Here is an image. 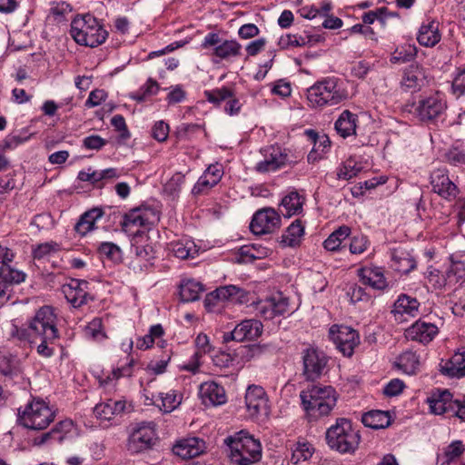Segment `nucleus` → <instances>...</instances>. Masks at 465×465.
<instances>
[{"instance_id": "f257e3e1", "label": "nucleus", "mask_w": 465, "mask_h": 465, "mask_svg": "<svg viewBox=\"0 0 465 465\" xmlns=\"http://www.w3.org/2000/svg\"><path fill=\"white\" fill-rule=\"evenodd\" d=\"M300 398L309 421L328 416L337 402V393L331 386H309L301 391Z\"/></svg>"}, {"instance_id": "f03ea898", "label": "nucleus", "mask_w": 465, "mask_h": 465, "mask_svg": "<svg viewBox=\"0 0 465 465\" xmlns=\"http://www.w3.org/2000/svg\"><path fill=\"white\" fill-rule=\"evenodd\" d=\"M348 92L336 77H326L307 90V100L312 108L334 106L348 99Z\"/></svg>"}, {"instance_id": "7ed1b4c3", "label": "nucleus", "mask_w": 465, "mask_h": 465, "mask_svg": "<svg viewBox=\"0 0 465 465\" xmlns=\"http://www.w3.org/2000/svg\"><path fill=\"white\" fill-rule=\"evenodd\" d=\"M224 442L230 448V459L237 465H252L262 458V446L259 440L242 430L229 436Z\"/></svg>"}, {"instance_id": "20e7f679", "label": "nucleus", "mask_w": 465, "mask_h": 465, "mask_svg": "<svg viewBox=\"0 0 465 465\" xmlns=\"http://www.w3.org/2000/svg\"><path fill=\"white\" fill-rule=\"evenodd\" d=\"M328 446L341 454H352L358 449L361 436L351 420L339 418L326 431Z\"/></svg>"}, {"instance_id": "39448f33", "label": "nucleus", "mask_w": 465, "mask_h": 465, "mask_svg": "<svg viewBox=\"0 0 465 465\" xmlns=\"http://www.w3.org/2000/svg\"><path fill=\"white\" fill-rule=\"evenodd\" d=\"M71 36L82 45L96 47L107 38L108 33L92 15H77L71 23Z\"/></svg>"}, {"instance_id": "423d86ee", "label": "nucleus", "mask_w": 465, "mask_h": 465, "mask_svg": "<svg viewBox=\"0 0 465 465\" xmlns=\"http://www.w3.org/2000/svg\"><path fill=\"white\" fill-rule=\"evenodd\" d=\"M54 419V412L41 400L33 401L18 412L21 424L31 430H44Z\"/></svg>"}, {"instance_id": "0eeeda50", "label": "nucleus", "mask_w": 465, "mask_h": 465, "mask_svg": "<svg viewBox=\"0 0 465 465\" xmlns=\"http://www.w3.org/2000/svg\"><path fill=\"white\" fill-rule=\"evenodd\" d=\"M29 328L34 340L45 339L54 341L59 337L56 328V316L52 307L40 308L34 318L29 322Z\"/></svg>"}, {"instance_id": "6e6552de", "label": "nucleus", "mask_w": 465, "mask_h": 465, "mask_svg": "<svg viewBox=\"0 0 465 465\" xmlns=\"http://www.w3.org/2000/svg\"><path fill=\"white\" fill-rule=\"evenodd\" d=\"M155 424L143 421L132 430L127 440V450L131 453H140L152 449L157 441Z\"/></svg>"}, {"instance_id": "1a4fd4ad", "label": "nucleus", "mask_w": 465, "mask_h": 465, "mask_svg": "<svg viewBox=\"0 0 465 465\" xmlns=\"http://www.w3.org/2000/svg\"><path fill=\"white\" fill-rule=\"evenodd\" d=\"M247 295L243 289L236 285L221 286L206 295L204 306L208 312H214L218 310L219 302L245 303L248 302Z\"/></svg>"}, {"instance_id": "9d476101", "label": "nucleus", "mask_w": 465, "mask_h": 465, "mask_svg": "<svg viewBox=\"0 0 465 465\" xmlns=\"http://www.w3.org/2000/svg\"><path fill=\"white\" fill-rule=\"evenodd\" d=\"M329 337L336 348L347 357L353 354L354 349L360 343L358 332L345 325H332L329 330Z\"/></svg>"}, {"instance_id": "9b49d317", "label": "nucleus", "mask_w": 465, "mask_h": 465, "mask_svg": "<svg viewBox=\"0 0 465 465\" xmlns=\"http://www.w3.org/2000/svg\"><path fill=\"white\" fill-rule=\"evenodd\" d=\"M447 108L444 95L435 93L420 99L415 108L419 119L423 122H431L440 117Z\"/></svg>"}, {"instance_id": "f8f14e48", "label": "nucleus", "mask_w": 465, "mask_h": 465, "mask_svg": "<svg viewBox=\"0 0 465 465\" xmlns=\"http://www.w3.org/2000/svg\"><path fill=\"white\" fill-rule=\"evenodd\" d=\"M262 331L263 325L260 321L256 319L243 320L231 331L223 332V342L254 341L262 335Z\"/></svg>"}, {"instance_id": "ddd939ff", "label": "nucleus", "mask_w": 465, "mask_h": 465, "mask_svg": "<svg viewBox=\"0 0 465 465\" xmlns=\"http://www.w3.org/2000/svg\"><path fill=\"white\" fill-rule=\"evenodd\" d=\"M281 225L279 213L272 207H265L254 213L250 229L256 235L274 232Z\"/></svg>"}, {"instance_id": "4468645a", "label": "nucleus", "mask_w": 465, "mask_h": 465, "mask_svg": "<svg viewBox=\"0 0 465 465\" xmlns=\"http://www.w3.org/2000/svg\"><path fill=\"white\" fill-rule=\"evenodd\" d=\"M294 163L290 158L289 152L279 146H270L264 150V159L256 164L259 173L275 172Z\"/></svg>"}, {"instance_id": "2eb2a0df", "label": "nucleus", "mask_w": 465, "mask_h": 465, "mask_svg": "<svg viewBox=\"0 0 465 465\" xmlns=\"http://www.w3.org/2000/svg\"><path fill=\"white\" fill-rule=\"evenodd\" d=\"M303 375L308 381H315L325 371L328 359L316 349L309 348L302 352Z\"/></svg>"}, {"instance_id": "dca6fc26", "label": "nucleus", "mask_w": 465, "mask_h": 465, "mask_svg": "<svg viewBox=\"0 0 465 465\" xmlns=\"http://www.w3.org/2000/svg\"><path fill=\"white\" fill-rule=\"evenodd\" d=\"M432 191L446 200L455 199L460 190L449 176V171L445 167L434 169L430 176Z\"/></svg>"}, {"instance_id": "f3484780", "label": "nucleus", "mask_w": 465, "mask_h": 465, "mask_svg": "<svg viewBox=\"0 0 465 465\" xmlns=\"http://www.w3.org/2000/svg\"><path fill=\"white\" fill-rule=\"evenodd\" d=\"M245 404L251 417L269 414L268 397L261 386L251 385L245 393Z\"/></svg>"}, {"instance_id": "a211bd4d", "label": "nucleus", "mask_w": 465, "mask_h": 465, "mask_svg": "<svg viewBox=\"0 0 465 465\" xmlns=\"http://www.w3.org/2000/svg\"><path fill=\"white\" fill-rule=\"evenodd\" d=\"M257 313L265 320L273 319L275 316L282 315L289 311V300L277 292L256 304Z\"/></svg>"}, {"instance_id": "6ab92c4d", "label": "nucleus", "mask_w": 465, "mask_h": 465, "mask_svg": "<svg viewBox=\"0 0 465 465\" xmlns=\"http://www.w3.org/2000/svg\"><path fill=\"white\" fill-rule=\"evenodd\" d=\"M438 332L439 328L434 323L418 320L406 329L405 336L409 340L416 341L422 344H428L435 338Z\"/></svg>"}, {"instance_id": "aec40b11", "label": "nucleus", "mask_w": 465, "mask_h": 465, "mask_svg": "<svg viewBox=\"0 0 465 465\" xmlns=\"http://www.w3.org/2000/svg\"><path fill=\"white\" fill-rule=\"evenodd\" d=\"M159 221V216L149 211L140 209L132 210L124 214L121 222L122 230L125 232H130L132 227H145Z\"/></svg>"}, {"instance_id": "412c9836", "label": "nucleus", "mask_w": 465, "mask_h": 465, "mask_svg": "<svg viewBox=\"0 0 465 465\" xmlns=\"http://www.w3.org/2000/svg\"><path fill=\"white\" fill-rule=\"evenodd\" d=\"M88 284L85 280L72 279L62 291L67 302L76 308L86 303Z\"/></svg>"}, {"instance_id": "4be33fe9", "label": "nucleus", "mask_w": 465, "mask_h": 465, "mask_svg": "<svg viewBox=\"0 0 465 465\" xmlns=\"http://www.w3.org/2000/svg\"><path fill=\"white\" fill-rule=\"evenodd\" d=\"M223 174V166L220 163L211 164L200 176L194 184L192 192L193 194H202L215 186L222 179Z\"/></svg>"}, {"instance_id": "5701e85b", "label": "nucleus", "mask_w": 465, "mask_h": 465, "mask_svg": "<svg viewBox=\"0 0 465 465\" xmlns=\"http://www.w3.org/2000/svg\"><path fill=\"white\" fill-rule=\"evenodd\" d=\"M205 441L198 437H191L179 440L173 448L175 455L183 460L193 459L204 452Z\"/></svg>"}, {"instance_id": "b1692460", "label": "nucleus", "mask_w": 465, "mask_h": 465, "mask_svg": "<svg viewBox=\"0 0 465 465\" xmlns=\"http://www.w3.org/2000/svg\"><path fill=\"white\" fill-rule=\"evenodd\" d=\"M425 73L418 64H411L402 73L401 87L409 92L420 90L425 84Z\"/></svg>"}, {"instance_id": "393cba45", "label": "nucleus", "mask_w": 465, "mask_h": 465, "mask_svg": "<svg viewBox=\"0 0 465 465\" xmlns=\"http://www.w3.org/2000/svg\"><path fill=\"white\" fill-rule=\"evenodd\" d=\"M440 371L450 378L465 377V346L458 349L450 359L442 361Z\"/></svg>"}, {"instance_id": "a878e982", "label": "nucleus", "mask_w": 465, "mask_h": 465, "mask_svg": "<svg viewBox=\"0 0 465 465\" xmlns=\"http://www.w3.org/2000/svg\"><path fill=\"white\" fill-rule=\"evenodd\" d=\"M199 394L202 401L206 406H218L227 401L223 387L214 381H206L201 384Z\"/></svg>"}, {"instance_id": "bb28decb", "label": "nucleus", "mask_w": 465, "mask_h": 465, "mask_svg": "<svg viewBox=\"0 0 465 465\" xmlns=\"http://www.w3.org/2000/svg\"><path fill=\"white\" fill-rule=\"evenodd\" d=\"M126 401L124 400L114 401L112 399L100 402L94 408L95 417L100 420L110 421L115 417L125 412Z\"/></svg>"}, {"instance_id": "cd10ccee", "label": "nucleus", "mask_w": 465, "mask_h": 465, "mask_svg": "<svg viewBox=\"0 0 465 465\" xmlns=\"http://www.w3.org/2000/svg\"><path fill=\"white\" fill-rule=\"evenodd\" d=\"M391 267L402 274H407L416 267L413 256L404 248L398 247L391 251Z\"/></svg>"}, {"instance_id": "c85d7f7f", "label": "nucleus", "mask_w": 465, "mask_h": 465, "mask_svg": "<svg viewBox=\"0 0 465 465\" xmlns=\"http://www.w3.org/2000/svg\"><path fill=\"white\" fill-rule=\"evenodd\" d=\"M439 23L433 19H427L419 29L417 40L420 45L432 47L440 41Z\"/></svg>"}, {"instance_id": "c756f323", "label": "nucleus", "mask_w": 465, "mask_h": 465, "mask_svg": "<svg viewBox=\"0 0 465 465\" xmlns=\"http://www.w3.org/2000/svg\"><path fill=\"white\" fill-rule=\"evenodd\" d=\"M361 282L376 290H383L387 287L386 278L381 267H364L358 271Z\"/></svg>"}, {"instance_id": "7c9ffc66", "label": "nucleus", "mask_w": 465, "mask_h": 465, "mask_svg": "<svg viewBox=\"0 0 465 465\" xmlns=\"http://www.w3.org/2000/svg\"><path fill=\"white\" fill-rule=\"evenodd\" d=\"M25 273L13 267H0V298L5 297L12 284H19L25 280Z\"/></svg>"}, {"instance_id": "2f4dec72", "label": "nucleus", "mask_w": 465, "mask_h": 465, "mask_svg": "<svg viewBox=\"0 0 465 465\" xmlns=\"http://www.w3.org/2000/svg\"><path fill=\"white\" fill-rule=\"evenodd\" d=\"M304 198L296 191L285 195L281 202V213L285 217H291L302 213Z\"/></svg>"}, {"instance_id": "473e14b6", "label": "nucleus", "mask_w": 465, "mask_h": 465, "mask_svg": "<svg viewBox=\"0 0 465 465\" xmlns=\"http://www.w3.org/2000/svg\"><path fill=\"white\" fill-rule=\"evenodd\" d=\"M357 118L355 114L343 111L335 122V130L343 138L355 134Z\"/></svg>"}, {"instance_id": "72a5a7b5", "label": "nucleus", "mask_w": 465, "mask_h": 465, "mask_svg": "<svg viewBox=\"0 0 465 465\" xmlns=\"http://www.w3.org/2000/svg\"><path fill=\"white\" fill-rule=\"evenodd\" d=\"M419 306L420 303L416 298H412L406 294H401L395 302L392 312L395 316H403L406 314L413 317L417 314Z\"/></svg>"}, {"instance_id": "f704fd0d", "label": "nucleus", "mask_w": 465, "mask_h": 465, "mask_svg": "<svg viewBox=\"0 0 465 465\" xmlns=\"http://www.w3.org/2000/svg\"><path fill=\"white\" fill-rule=\"evenodd\" d=\"M203 286L200 282L193 279L183 280L180 284V297L183 302H192L200 298Z\"/></svg>"}, {"instance_id": "c9c22d12", "label": "nucleus", "mask_w": 465, "mask_h": 465, "mask_svg": "<svg viewBox=\"0 0 465 465\" xmlns=\"http://www.w3.org/2000/svg\"><path fill=\"white\" fill-rule=\"evenodd\" d=\"M170 250L175 257L182 260L194 258L199 252L194 242L190 239H183L172 242L170 244Z\"/></svg>"}, {"instance_id": "e433bc0d", "label": "nucleus", "mask_w": 465, "mask_h": 465, "mask_svg": "<svg viewBox=\"0 0 465 465\" xmlns=\"http://www.w3.org/2000/svg\"><path fill=\"white\" fill-rule=\"evenodd\" d=\"M304 234V226L300 220H295L282 236V242L289 247L298 246Z\"/></svg>"}, {"instance_id": "4c0bfd02", "label": "nucleus", "mask_w": 465, "mask_h": 465, "mask_svg": "<svg viewBox=\"0 0 465 465\" xmlns=\"http://www.w3.org/2000/svg\"><path fill=\"white\" fill-rule=\"evenodd\" d=\"M361 421L366 427L383 429L391 424V416L387 411H371L362 416Z\"/></svg>"}, {"instance_id": "58836bf2", "label": "nucleus", "mask_w": 465, "mask_h": 465, "mask_svg": "<svg viewBox=\"0 0 465 465\" xmlns=\"http://www.w3.org/2000/svg\"><path fill=\"white\" fill-rule=\"evenodd\" d=\"M71 421H60L50 431L42 434L39 438H36L35 443L41 445L51 440L61 442L64 440V435L71 430Z\"/></svg>"}, {"instance_id": "ea45409f", "label": "nucleus", "mask_w": 465, "mask_h": 465, "mask_svg": "<svg viewBox=\"0 0 465 465\" xmlns=\"http://www.w3.org/2000/svg\"><path fill=\"white\" fill-rule=\"evenodd\" d=\"M397 366L409 375L417 372L420 367V358L413 351H405L398 359Z\"/></svg>"}, {"instance_id": "a19ab883", "label": "nucleus", "mask_w": 465, "mask_h": 465, "mask_svg": "<svg viewBox=\"0 0 465 465\" xmlns=\"http://www.w3.org/2000/svg\"><path fill=\"white\" fill-rule=\"evenodd\" d=\"M351 234V228L343 225L335 230L329 237L323 242V246L328 251H337L341 242Z\"/></svg>"}, {"instance_id": "79ce46f5", "label": "nucleus", "mask_w": 465, "mask_h": 465, "mask_svg": "<svg viewBox=\"0 0 465 465\" xmlns=\"http://www.w3.org/2000/svg\"><path fill=\"white\" fill-rule=\"evenodd\" d=\"M241 45L234 40H224L220 43L213 51V54L221 59L238 56L241 52Z\"/></svg>"}, {"instance_id": "37998d69", "label": "nucleus", "mask_w": 465, "mask_h": 465, "mask_svg": "<svg viewBox=\"0 0 465 465\" xmlns=\"http://www.w3.org/2000/svg\"><path fill=\"white\" fill-rule=\"evenodd\" d=\"M362 166L354 159H347L337 171V178L340 180L349 181L356 177L361 171Z\"/></svg>"}, {"instance_id": "c03bdc74", "label": "nucleus", "mask_w": 465, "mask_h": 465, "mask_svg": "<svg viewBox=\"0 0 465 465\" xmlns=\"http://www.w3.org/2000/svg\"><path fill=\"white\" fill-rule=\"evenodd\" d=\"M157 397L162 401L160 409L167 413L175 410L182 402V395L175 391H170L165 394L161 392Z\"/></svg>"}, {"instance_id": "a18cd8bd", "label": "nucleus", "mask_w": 465, "mask_h": 465, "mask_svg": "<svg viewBox=\"0 0 465 465\" xmlns=\"http://www.w3.org/2000/svg\"><path fill=\"white\" fill-rule=\"evenodd\" d=\"M417 55V49L414 45H403L398 47L391 57V62L393 64H403L410 62Z\"/></svg>"}, {"instance_id": "49530a36", "label": "nucleus", "mask_w": 465, "mask_h": 465, "mask_svg": "<svg viewBox=\"0 0 465 465\" xmlns=\"http://www.w3.org/2000/svg\"><path fill=\"white\" fill-rule=\"evenodd\" d=\"M104 215V213L103 209L95 207L81 215L79 221L76 223L74 226V230L81 235H85L88 232L92 231L94 227L92 225V222H88V217L90 215Z\"/></svg>"}, {"instance_id": "de8ad7c7", "label": "nucleus", "mask_w": 465, "mask_h": 465, "mask_svg": "<svg viewBox=\"0 0 465 465\" xmlns=\"http://www.w3.org/2000/svg\"><path fill=\"white\" fill-rule=\"evenodd\" d=\"M450 265L447 272L451 283L455 284L460 280H465V262L455 259L453 256H450Z\"/></svg>"}, {"instance_id": "09e8293b", "label": "nucleus", "mask_w": 465, "mask_h": 465, "mask_svg": "<svg viewBox=\"0 0 465 465\" xmlns=\"http://www.w3.org/2000/svg\"><path fill=\"white\" fill-rule=\"evenodd\" d=\"M314 449L308 442H298L292 450L291 461L298 464L301 461L308 460L313 454Z\"/></svg>"}, {"instance_id": "8fccbe9b", "label": "nucleus", "mask_w": 465, "mask_h": 465, "mask_svg": "<svg viewBox=\"0 0 465 465\" xmlns=\"http://www.w3.org/2000/svg\"><path fill=\"white\" fill-rule=\"evenodd\" d=\"M163 334V329L161 324L153 325L149 333L143 337L139 338L136 342V346L140 350H146L153 346L155 338H159Z\"/></svg>"}, {"instance_id": "3c124183", "label": "nucleus", "mask_w": 465, "mask_h": 465, "mask_svg": "<svg viewBox=\"0 0 465 465\" xmlns=\"http://www.w3.org/2000/svg\"><path fill=\"white\" fill-rule=\"evenodd\" d=\"M331 10V5L330 2H325L322 5L321 7H316L314 5H306L300 9V14L302 17L306 19H314L318 16H326L329 15L330 11Z\"/></svg>"}, {"instance_id": "603ef678", "label": "nucleus", "mask_w": 465, "mask_h": 465, "mask_svg": "<svg viewBox=\"0 0 465 465\" xmlns=\"http://www.w3.org/2000/svg\"><path fill=\"white\" fill-rule=\"evenodd\" d=\"M427 280L435 289H442L447 284H452L448 277V272L442 273L440 271L430 267L427 271Z\"/></svg>"}, {"instance_id": "864d4df0", "label": "nucleus", "mask_w": 465, "mask_h": 465, "mask_svg": "<svg viewBox=\"0 0 465 465\" xmlns=\"http://www.w3.org/2000/svg\"><path fill=\"white\" fill-rule=\"evenodd\" d=\"M206 100L213 104L219 105L222 102L232 97V92L228 87L216 88L204 91Z\"/></svg>"}, {"instance_id": "5fc2aeb1", "label": "nucleus", "mask_w": 465, "mask_h": 465, "mask_svg": "<svg viewBox=\"0 0 465 465\" xmlns=\"http://www.w3.org/2000/svg\"><path fill=\"white\" fill-rule=\"evenodd\" d=\"M60 251V246L55 242H47L38 244L33 250L34 259L41 260L50 257Z\"/></svg>"}, {"instance_id": "6e6d98bb", "label": "nucleus", "mask_w": 465, "mask_h": 465, "mask_svg": "<svg viewBox=\"0 0 465 465\" xmlns=\"http://www.w3.org/2000/svg\"><path fill=\"white\" fill-rule=\"evenodd\" d=\"M159 90V85L156 81L148 79L144 85L139 91L133 94L131 97L138 102L143 101L147 96L156 94Z\"/></svg>"}, {"instance_id": "4d7b16f0", "label": "nucleus", "mask_w": 465, "mask_h": 465, "mask_svg": "<svg viewBox=\"0 0 465 465\" xmlns=\"http://www.w3.org/2000/svg\"><path fill=\"white\" fill-rule=\"evenodd\" d=\"M445 161L453 166L465 165V149L450 147L444 154Z\"/></svg>"}, {"instance_id": "13d9d810", "label": "nucleus", "mask_w": 465, "mask_h": 465, "mask_svg": "<svg viewBox=\"0 0 465 465\" xmlns=\"http://www.w3.org/2000/svg\"><path fill=\"white\" fill-rule=\"evenodd\" d=\"M369 245L368 237L360 233L351 237L349 249L352 254H361L368 249Z\"/></svg>"}, {"instance_id": "bf43d9fd", "label": "nucleus", "mask_w": 465, "mask_h": 465, "mask_svg": "<svg viewBox=\"0 0 465 465\" xmlns=\"http://www.w3.org/2000/svg\"><path fill=\"white\" fill-rule=\"evenodd\" d=\"M9 337L19 341L36 343L35 340H34L33 333L30 331L29 325L27 328H19L16 325H12L9 331Z\"/></svg>"}, {"instance_id": "052dcab7", "label": "nucleus", "mask_w": 465, "mask_h": 465, "mask_svg": "<svg viewBox=\"0 0 465 465\" xmlns=\"http://www.w3.org/2000/svg\"><path fill=\"white\" fill-rule=\"evenodd\" d=\"M71 12V5L64 1L53 3L50 8V14L58 21L64 19L65 15Z\"/></svg>"}, {"instance_id": "680f3d73", "label": "nucleus", "mask_w": 465, "mask_h": 465, "mask_svg": "<svg viewBox=\"0 0 465 465\" xmlns=\"http://www.w3.org/2000/svg\"><path fill=\"white\" fill-rule=\"evenodd\" d=\"M305 45V40L302 36L296 35H285L279 40V45L282 49L289 47H298Z\"/></svg>"}, {"instance_id": "e2e57ef3", "label": "nucleus", "mask_w": 465, "mask_h": 465, "mask_svg": "<svg viewBox=\"0 0 465 465\" xmlns=\"http://www.w3.org/2000/svg\"><path fill=\"white\" fill-rule=\"evenodd\" d=\"M405 388L404 382L400 379H392L383 388V393L388 397H394L401 394Z\"/></svg>"}, {"instance_id": "0e129e2a", "label": "nucleus", "mask_w": 465, "mask_h": 465, "mask_svg": "<svg viewBox=\"0 0 465 465\" xmlns=\"http://www.w3.org/2000/svg\"><path fill=\"white\" fill-rule=\"evenodd\" d=\"M184 183V175L181 173H176L165 183L164 191L169 194H174L180 191L182 184Z\"/></svg>"}, {"instance_id": "69168bd1", "label": "nucleus", "mask_w": 465, "mask_h": 465, "mask_svg": "<svg viewBox=\"0 0 465 465\" xmlns=\"http://www.w3.org/2000/svg\"><path fill=\"white\" fill-rule=\"evenodd\" d=\"M464 452V447L461 441L456 440L451 442L445 450L447 462H450L459 458Z\"/></svg>"}, {"instance_id": "338daca9", "label": "nucleus", "mask_w": 465, "mask_h": 465, "mask_svg": "<svg viewBox=\"0 0 465 465\" xmlns=\"http://www.w3.org/2000/svg\"><path fill=\"white\" fill-rule=\"evenodd\" d=\"M169 134V125L163 121L155 123L152 129L153 137L159 141L163 142L167 139Z\"/></svg>"}, {"instance_id": "774afa93", "label": "nucleus", "mask_w": 465, "mask_h": 465, "mask_svg": "<svg viewBox=\"0 0 465 465\" xmlns=\"http://www.w3.org/2000/svg\"><path fill=\"white\" fill-rule=\"evenodd\" d=\"M452 91L458 95L465 94V69L460 70L452 81Z\"/></svg>"}]
</instances>
